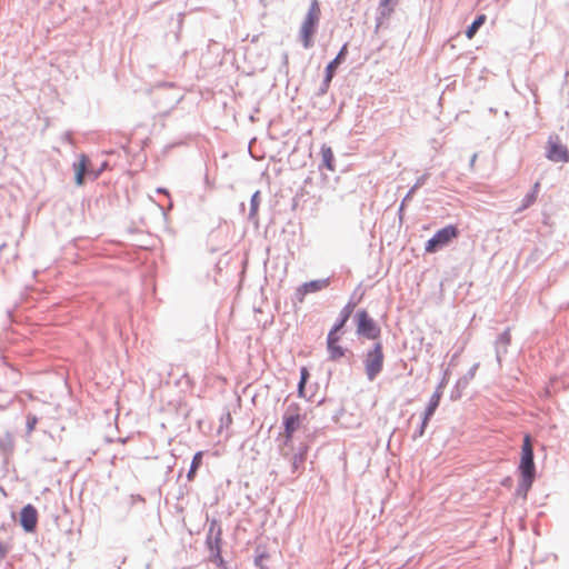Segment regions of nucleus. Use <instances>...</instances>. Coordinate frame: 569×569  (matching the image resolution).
I'll return each mask as SVG.
<instances>
[{"label":"nucleus","mask_w":569,"mask_h":569,"mask_svg":"<svg viewBox=\"0 0 569 569\" xmlns=\"http://www.w3.org/2000/svg\"><path fill=\"white\" fill-rule=\"evenodd\" d=\"M321 17L320 3L318 0H310L309 9L303 18L299 30V39L305 49L313 47V38L318 31Z\"/></svg>","instance_id":"f257e3e1"},{"label":"nucleus","mask_w":569,"mask_h":569,"mask_svg":"<svg viewBox=\"0 0 569 569\" xmlns=\"http://www.w3.org/2000/svg\"><path fill=\"white\" fill-rule=\"evenodd\" d=\"M206 548L209 551L208 560L214 563L219 569H224L227 562L222 557V528L218 519L213 518L208 528L204 541Z\"/></svg>","instance_id":"f03ea898"},{"label":"nucleus","mask_w":569,"mask_h":569,"mask_svg":"<svg viewBox=\"0 0 569 569\" xmlns=\"http://www.w3.org/2000/svg\"><path fill=\"white\" fill-rule=\"evenodd\" d=\"M385 353L381 341H375L363 356L367 379L373 381L383 370Z\"/></svg>","instance_id":"7ed1b4c3"},{"label":"nucleus","mask_w":569,"mask_h":569,"mask_svg":"<svg viewBox=\"0 0 569 569\" xmlns=\"http://www.w3.org/2000/svg\"><path fill=\"white\" fill-rule=\"evenodd\" d=\"M356 333L368 340L380 341L381 328L366 309H359L353 316Z\"/></svg>","instance_id":"20e7f679"},{"label":"nucleus","mask_w":569,"mask_h":569,"mask_svg":"<svg viewBox=\"0 0 569 569\" xmlns=\"http://www.w3.org/2000/svg\"><path fill=\"white\" fill-rule=\"evenodd\" d=\"M107 167V161H102L98 168L92 167L89 156L81 153L78 161L72 164L76 184L79 187L83 186L86 177L91 180L98 179Z\"/></svg>","instance_id":"39448f33"},{"label":"nucleus","mask_w":569,"mask_h":569,"mask_svg":"<svg viewBox=\"0 0 569 569\" xmlns=\"http://www.w3.org/2000/svg\"><path fill=\"white\" fill-rule=\"evenodd\" d=\"M459 236L460 230L457 224H447L437 230L433 236L426 241L425 251L427 253H436L448 247Z\"/></svg>","instance_id":"423d86ee"},{"label":"nucleus","mask_w":569,"mask_h":569,"mask_svg":"<svg viewBox=\"0 0 569 569\" xmlns=\"http://www.w3.org/2000/svg\"><path fill=\"white\" fill-rule=\"evenodd\" d=\"M531 441V436L529 433H526L522 439L520 461L517 467L518 476H525L530 478L537 477L535 451Z\"/></svg>","instance_id":"0eeeda50"},{"label":"nucleus","mask_w":569,"mask_h":569,"mask_svg":"<svg viewBox=\"0 0 569 569\" xmlns=\"http://www.w3.org/2000/svg\"><path fill=\"white\" fill-rule=\"evenodd\" d=\"M546 158L552 162H569V150L559 141L558 136H550L546 147Z\"/></svg>","instance_id":"6e6552de"},{"label":"nucleus","mask_w":569,"mask_h":569,"mask_svg":"<svg viewBox=\"0 0 569 569\" xmlns=\"http://www.w3.org/2000/svg\"><path fill=\"white\" fill-rule=\"evenodd\" d=\"M39 513L37 508L31 505H24L19 512V525L27 533H33L37 530Z\"/></svg>","instance_id":"1a4fd4ad"},{"label":"nucleus","mask_w":569,"mask_h":569,"mask_svg":"<svg viewBox=\"0 0 569 569\" xmlns=\"http://www.w3.org/2000/svg\"><path fill=\"white\" fill-rule=\"evenodd\" d=\"M306 417H297V416H282V427H283V446L293 449L292 440L293 435L300 428L302 421Z\"/></svg>","instance_id":"9d476101"},{"label":"nucleus","mask_w":569,"mask_h":569,"mask_svg":"<svg viewBox=\"0 0 569 569\" xmlns=\"http://www.w3.org/2000/svg\"><path fill=\"white\" fill-rule=\"evenodd\" d=\"M449 375H450L449 369H446L443 371L442 379L436 387V390L431 395V397L428 401V405L425 409L427 411V415L428 413L435 415L436 410L438 409L440 401H441L442 393H443V389L446 388L448 380H449Z\"/></svg>","instance_id":"9b49d317"},{"label":"nucleus","mask_w":569,"mask_h":569,"mask_svg":"<svg viewBox=\"0 0 569 569\" xmlns=\"http://www.w3.org/2000/svg\"><path fill=\"white\" fill-rule=\"evenodd\" d=\"M479 368V363H475L461 378H459L450 392L451 400H458L462 396V391L467 388L469 382L475 378Z\"/></svg>","instance_id":"f8f14e48"},{"label":"nucleus","mask_w":569,"mask_h":569,"mask_svg":"<svg viewBox=\"0 0 569 569\" xmlns=\"http://www.w3.org/2000/svg\"><path fill=\"white\" fill-rule=\"evenodd\" d=\"M308 450L309 446L307 443H299L296 452L290 458L292 473H300L305 469Z\"/></svg>","instance_id":"ddd939ff"},{"label":"nucleus","mask_w":569,"mask_h":569,"mask_svg":"<svg viewBox=\"0 0 569 569\" xmlns=\"http://www.w3.org/2000/svg\"><path fill=\"white\" fill-rule=\"evenodd\" d=\"M14 451V438L10 431H7L0 437V456L2 458L3 466L9 463L10 458Z\"/></svg>","instance_id":"4468645a"},{"label":"nucleus","mask_w":569,"mask_h":569,"mask_svg":"<svg viewBox=\"0 0 569 569\" xmlns=\"http://www.w3.org/2000/svg\"><path fill=\"white\" fill-rule=\"evenodd\" d=\"M348 46L349 43L348 42H345L340 50L338 51L337 56L327 63L326 68H325V72H327L328 74L335 77L336 76V72L338 70V68L346 61L347 57H348Z\"/></svg>","instance_id":"2eb2a0df"},{"label":"nucleus","mask_w":569,"mask_h":569,"mask_svg":"<svg viewBox=\"0 0 569 569\" xmlns=\"http://www.w3.org/2000/svg\"><path fill=\"white\" fill-rule=\"evenodd\" d=\"M321 162L319 163V170L327 169L329 171H336V158L331 147L322 144L320 149Z\"/></svg>","instance_id":"dca6fc26"},{"label":"nucleus","mask_w":569,"mask_h":569,"mask_svg":"<svg viewBox=\"0 0 569 569\" xmlns=\"http://www.w3.org/2000/svg\"><path fill=\"white\" fill-rule=\"evenodd\" d=\"M357 306V302L352 300V298L343 306V308L340 310V313L338 318L335 321V325L343 328L350 317L352 316L355 308Z\"/></svg>","instance_id":"f3484780"},{"label":"nucleus","mask_w":569,"mask_h":569,"mask_svg":"<svg viewBox=\"0 0 569 569\" xmlns=\"http://www.w3.org/2000/svg\"><path fill=\"white\" fill-rule=\"evenodd\" d=\"M535 480L536 478L519 476V481L515 495L526 500Z\"/></svg>","instance_id":"a211bd4d"},{"label":"nucleus","mask_w":569,"mask_h":569,"mask_svg":"<svg viewBox=\"0 0 569 569\" xmlns=\"http://www.w3.org/2000/svg\"><path fill=\"white\" fill-rule=\"evenodd\" d=\"M329 283H330V278L310 280V281L302 283V289L305 292H307L309 295V293L321 291L322 289L327 288L329 286Z\"/></svg>","instance_id":"6ab92c4d"},{"label":"nucleus","mask_w":569,"mask_h":569,"mask_svg":"<svg viewBox=\"0 0 569 569\" xmlns=\"http://www.w3.org/2000/svg\"><path fill=\"white\" fill-rule=\"evenodd\" d=\"M202 461H203V452L197 451L192 457V460L189 466V470L187 472V479L189 481H192L194 479L197 471L202 466Z\"/></svg>","instance_id":"aec40b11"},{"label":"nucleus","mask_w":569,"mask_h":569,"mask_svg":"<svg viewBox=\"0 0 569 569\" xmlns=\"http://www.w3.org/2000/svg\"><path fill=\"white\" fill-rule=\"evenodd\" d=\"M486 16L485 14H478L476 16V18L472 20V22L467 27L466 31H465V34L468 39H472L476 33L479 31V29L483 26V23L486 22Z\"/></svg>","instance_id":"412c9836"},{"label":"nucleus","mask_w":569,"mask_h":569,"mask_svg":"<svg viewBox=\"0 0 569 569\" xmlns=\"http://www.w3.org/2000/svg\"><path fill=\"white\" fill-rule=\"evenodd\" d=\"M260 203H261V192H260V190H256L250 198V209H249V214H248V219L250 221H257V216H258V210H259Z\"/></svg>","instance_id":"4be33fe9"},{"label":"nucleus","mask_w":569,"mask_h":569,"mask_svg":"<svg viewBox=\"0 0 569 569\" xmlns=\"http://www.w3.org/2000/svg\"><path fill=\"white\" fill-rule=\"evenodd\" d=\"M327 351L329 361H338L340 358L345 357V355L348 352V349L340 346L339 343H332L327 346Z\"/></svg>","instance_id":"5701e85b"},{"label":"nucleus","mask_w":569,"mask_h":569,"mask_svg":"<svg viewBox=\"0 0 569 569\" xmlns=\"http://www.w3.org/2000/svg\"><path fill=\"white\" fill-rule=\"evenodd\" d=\"M396 7L387 6V7H378V12L376 17V32L379 30V28L382 27L383 20L389 19L391 14L393 13Z\"/></svg>","instance_id":"b1692460"},{"label":"nucleus","mask_w":569,"mask_h":569,"mask_svg":"<svg viewBox=\"0 0 569 569\" xmlns=\"http://www.w3.org/2000/svg\"><path fill=\"white\" fill-rule=\"evenodd\" d=\"M270 558L269 552L266 550V548H262L261 546H258L254 549V559L253 563L259 569H268V567L264 565V561Z\"/></svg>","instance_id":"393cba45"},{"label":"nucleus","mask_w":569,"mask_h":569,"mask_svg":"<svg viewBox=\"0 0 569 569\" xmlns=\"http://www.w3.org/2000/svg\"><path fill=\"white\" fill-rule=\"evenodd\" d=\"M433 417V413H428L427 415V411L425 410L422 416H421V422L420 425L418 426V428L416 429L412 438L413 439H417V438H420L425 435L426 432V429L429 425V421L431 420V418Z\"/></svg>","instance_id":"a878e982"},{"label":"nucleus","mask_w":569,"mask_h":569,"mask_svg":"<svg viewBox=\"0 0 569 569\" xmlns=\"http://www.w3.org/2000/svg\"><path fill=\"white\" fill-rule=\"evenodd\" d=\"M430 177V173L429 172H425L423 174H421L420 177L417 178L416 182L413 183V186L408 190L407 192V199H412L413 194L416 193V191L421 188L422 186L426 184L427 180L429 179Z\"/></svg>","instance_id":"bb28decb"},{"label":"nucleus","mask_w":569,"mask_h":569,"mask_svg":"<svg viewBox=\"0 0 569 569\" xmlns=\"http://www.w3.org/2000/svg\"><path fill=\"white\" fill-rule=\"evenodd\" d=\"M342 328L335 325L331 327V329L329 330L328 335H327V341H326V345H332V343H339L340 339H341V336L339 333V331L341 330Z\"/></svg>","instance_id":"cd10ccee"},{"label":"nucleus","mask_w":569,"mask_h":569,"mask_svg":"<svg viewBox=\"0 0 569 569\" xmlns=\"http://www.w3.org/2000/svg\"><path fill=\"white\" fill-rule=\"evenodd\" d=\"M538 188H539V183L536 182L535 186H533V189L531 191H529L523 197L521 208H528L529 206H531L536 201Z\"/></svg>","instance_id":"c85d7f7f"},{"label":"nucleus","mask_w":569,"mask_h":569,"mask_svg":"<svg viewBox=\"0 0 569 569\" xmlns=\"http://www.w3.org/2000/svg\"><path fill=\"white\" fill-rule=\"evenodd\" d=\"M39 419L36 415L29 412L26 416V435L29 436L36 429Z\"/></svg>","instance_id":"c756f323"},{"label":"nucleus","mask_w":569,"mask_h":569,"mask_svg":"<svg viewBox=\"0 0 569 569\" xmlns=\"http://www.w3.org/2000/svg\"><path fill=\"white\" fill-rule=\"evenodd\" d=\"M335 77L328 74L327 72H325V76H323V79H322V82L320 84V87L318 88V91H317V96H323L328 92V89L330 87V83L332 81Z\"/></svg>","instance_id":"7c9ffc66"},{"label":"nucleus","mask_w":569,"mask_h":569,"mask_svg":"<svg viewBox=\"0 0 569 569\" xmlns=\"http://www.w3.org/2000/svg\"><path fill=\"white\" fill-rule=\"evenodd\" d=\"M282 416L306 417V415L301 412L300 405L297 402H291L290 405H288Z\"/></svg>","instance_id":"2f4dec72"},{"label":"nucleus","mask_w":569,"mask_h":569,"mask_svg":"<svg viewBox=\"0 0 569 569\" xmlns=\"http://www.w3.org/2000/svg\"><path fill=\"white\" fill-rule=\"evenodd\" d=\"M510 342H511L510 329L507 328L501 333L498 335L495 343L502 345L505 347H509Z\"/></svg>","instance_id":"473e14b6"},{"label":"nucleus","mask_w":569,"mask_h":569,"mask_svg":"<svg viewBox=\"0 0 569 569\" xmlns=\"http://www.w3.org/2000/svg\"><path fill=\"white\" fill-rule=\"evenodd\" d=\"M411 199H407V193L405 194V197L402 198L400 204H399V208H398V211H397V214H398V219H399V222L402 223L403 219H405V210H406V206L408 204V201H410Z\"/></svg>","instance_id":"72a5a7b5"},{"label":"nucleus","mask_w":569,"mask_h":569,"mask_svg":"<svg viewBox=\"0 0 569 569\" xmlns=\"http://www.w3.org/2000/svg\"><path fill=\"white\" fill-rule=\"evenodd\" d=\"M307 295H308V293H307V292H305V291H303V289H302V284H300V286L296 289V291H295V293H293V296H292V301H293V303H297V302H298V303H302Z\"/></svg>","instance_id":"f704fd0d"},{"label":"nucleus","mask_w":569,"mask_h":569,"mask_svg":"<svg viewBox=\"0 0 569 569\" xmlns=\"http://www.w3.org/2000/svg\"><path fill=\"white\" fill-rule=\"evenodd\" d=\"M495 351H496V359L499 365H501L503 355L507 353L508 347H505L502 345L495 343Z\"/></svg>","instance_id":"c9c22d12"},{"label":"nucleus","mask_w":569,"mask_h":569,"mask_svg":"<svg viewBox=\"0 0 569 569\" xmlns=\"http://www.w3.org/2000/svg\"><path fill=\"white\" fill-rule=\"evenodd\" d=\"M309 378H310V372H309L308 368L305 367V366L301 367L300 368V379H299V381L303 382V383H307Z\"/></svg>","instance_id":"e433bc0d"},{"label":"nucleus","mask_w":569,"mask_h":569,"mask_svg":"<svg viewBox=\"0 0 569 569\" xmlns=\"http://www.w3.org/2000/svg\"><path fill=\"white\" fill-rule=\"evenodd\" d=\"M568 262H565L562 267H560L558 270H552V272L548 277V281L555 282L557 280V276L561 272L562 269L567 267Z\"/></svg>","instance_id":"4c0bfd02"},{"label":"nucleus","mask_w":569,"mask_h":569,"mask_svg":"<svg viewBox=\"0 0 569 569\" xmlns=\"http://www.w3.org/2000/svg\"><path fill=\"white\" fill-rule=\"evenodd\" d=\"M306 385L307 383L298 381V386H297L298 397L306 398Z\"/></svg>","instance_id":"58836bf2"},{"label":"nucleus","mask_w":569,"mask_h":569,"mask_svg":"<svg viewBox=\"0 0 569 569\" xmlns=\"http://www.w3.org/2000/svg\"><path fill=\"white\" fill-rule=\"evenodd\" d=\"M446 176H447V171H442L436 177V186L437 187H442Z\"/></svg>","instance_id":"ea45409f"},{"label":"nucleus","mask_w":569,"mask_h":569,"mask_svg":"<svg viewBox=\"0 0 569 569\" xmlns=\"http://www.w3.org/2000/svg\"><path fill=\"white\" fill-rule=\"evenodd\" d=\"M399 0H379L380 7L392 6L397 7Z\"/></svg>","instance_id":"a19ab883"},{"label":"nucleus","mask_w":569,"mask_h":569,"mask_svg":"<svg viewBox=\"0 0 569 569\" xmlns=\"http://www.w3.org/2000/svg\"><path fill=\"white\" fill-rule=\"evenodd\" d=\"M512 482H513L512 478H511L510 476H508V477H505V478L501 480V482H500V483H501V486L509 488V487H511V486H512Z\"/></svg>","instance_id":"79ce46f5"},{"label":"nucleus","mask_w":569,"mask_h":569,"mask_svg":"<svg viewBox=\"0 0 569 569\" xmlns=\"http://www.w3.org/2000/svg\"><path fill=\"white\" fill-rule=\"evenodd\" d=\"M63 141L70 143V144H73V138H72V132L71 131H66L63 133Z\"/></svg>","instance_id":"37998d69"},{"label":"nucleus","mask_w":569,"mask_h":569,"mask_svg":"<svg viewBox=\"0 0 569 569\" xmlns=\"http://www.w3.org/2000/svg\"><path fill=\"white\" fill-rule=\"evenodd\" d=\"M476 159H477V153H473L470 158V161H469V167L472 168L475 166V162H476Z\"/></svg>","instance_id":"c03bdc74"},{"label":"nucleus","mask_w":569,"mask_h":569,"mask_svg":"<svg viewBox=\"0 0 569 569\" xmlns=\"http://www.w3.org/2000/svg\"><path fill=\"white\" fill-rule=\"evenodd\" d=\"M157 192L158 193H167L168 194V190L166 188H162V187L157 188Z\"/></svg>","instance_id":"a18cd8bd"},{"label":"nucleus","mask_w":569,"mask_h":569,"mask_svg":"<svg viewBox=\"0 0 569 569\" xmlns=\"http://www.w3.org/2000/svg\"><path fill=\"white\" fill-rule=\"evenodd\" d=\"M10 402L6 403V405H0V409L1 410H4L9 407Z\"/></svg>","instance_id":"49530a36"},{"label":"nucleus","mask_w":569,"mask_h":569,"mask_svg":"<svg viewBox=\"0 0 569 569\" xmlns=\"http://www.w3.org/2000/svg\"><path fill=\"white\" fill-rule=\"evenodd\" d=\"M459 356V352H456L452 358H451V363L457 359V357Z\"/></svg>","instance_id":"de8ad7c7"},{"label":"nucleus","mask_w":569,"mask_h":569,"mask_svg":"<svg viewBox=\"0 0 569 569\" xmlns=\"http://www.w3.org/2000/svg\"><path fill=\"white\" fill-rule=\"evenodd\" d=\"M228 420H229V421H231V416H230V413H228V415H227V418H224V421H228Z\"/></svg>","instance_id":"09e8293b"},{"label":"nucleus","mask_w":569,"mask_h":569,"mask_svg":"<svg viewBox=\"0 0 569 569\" xmlns=\"http://www.w3.org/2000/svg\"><path fill=\"white\" fill-rule=\"evenodd\" d=\"M228 420H229V421H231V416H230V413H228V415H227V418H224V421H228Z\"/></svg>","instance_id":"8fccbe9b"},{"label":"nucleus","mask_w":569,"mask_h":569,"mask_svg":"<svg viewBox=\"0 0 569 569\" xmlns=\"http://www.w3.org/2000/svg\"><path fill=\"white\" fill-rule=\"evenodd\" d=\"M297 207V200L293 199V202H292V209H295Z\"/></svg>","instance_id":"3c124183"},{"label":"nucleus","mask_w":569,"mask_h":569,"mask_svg":"<svg viewBox=\"0 0 569 569\" xmlns=\"http://www.w3.org/2000/svg\"><path fill=\"white\" fill-rule=\"evenodd\" d=\"M308 182H310V178H307V179L305 180V183H308Z\"/></svg>","instance_id":"603ef678"}]
</instances>
